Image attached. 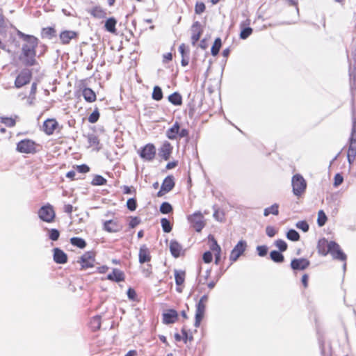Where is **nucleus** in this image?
Listing matches in <instances>:
<instances>
[{"instance_id":"1","label":"nucleus","mask_w":356,"mask_h":356,"mask_svg":"<svg viewBox=\"0 0 356 356\" xmlns=\"http://www.w3.org/2000/svg\"><path fill=\"white\" fill-rule=\"evenodd\" d=\"M18 35L24 41L22 47L21 61L26 66L36 65L35 49L38 44V39L33 35H26L21 31H18Z\"/></svg>"},{"instance_id":"2","label":"nucleus","mask_w":356,"mask_h":356,"mask_svg":"<svg viewBox=\"0 0 356 356\" xmlns=\"http://www.w3.org/2000/svg\"><path fill=\"white\" fill-rule=\"evenodd\" d=\"M207 300H208L207 295H204L196 305L195 323H194V325L195 327H198L200 325L201 321H202V319L204 318L205 309H206V303H207Z\"/></svg>"},{"instance_id":"3","label":"nucleus","mask_w":356,"mask_h":356,"mask_svg":"<svg viewBox=\"0 0 356 356\" xmlns=\"http://www.w3.org/2000/svg\"><path fill=\"white\" fill-rule=\"evenodd\" d=\"M293 193L296 196H300L306 190L307 182L302 175L296 174L291 180Z\"/></svg>"},{"instance_id":"4","label":"nucleus","mask_w":356,"mask_h":356,"mask_svg":"<svg viewBox=\"0 0 356 356\" xmlns=\"http://www.w3.org/2000/svg\"><path fill=\"white\" fill-rule=\"evenodd\" d=\"M330 253L332 256L333 259L339 260L341 261H345L343 264V268L346 269V254L342 251L339 245L334 241H330L329 245Z\"/></svg>"},{"instance_id":"5","label":"nucleus","mask_w":356,"mask_h":356,"mask_svg":"<svg viewBox=\"0 0 356 356\" xmlns=\"http://www.w3.org/2000/svg\"><path fill=\"white\" fill-rule=\"evenodd\" d=\"M38 216L42 221L52 222L56 216L53 207L50 204L42 207L38 211Z\"/></svg>"},{"instance_id":"6","label":"nucleus","mask_w":356,"mask_h":356,"mask_svg":"<svg viewBox=\"0 0 356 356\" xmlns=\"http://www.w3.org/2000/svg\"><path fill=\"white\" fill-rule=\"evenodd\" d=\"M31 76L32 73L30 70L23 69L15 79V87L17 88H20L28 84L31 79Z\"/></svg>"},{"instance_id":"7","label":"nucleus","mask_w":356,"mask_h":356,"mask_svg":"<svg viewBox=\"0 0 356 356\" xmlns=\"http://www.w3.org/2000/svg\"><path fill=\"white\" fill-rule=\"evenodd\" d=\"M203 216L200 211L195 212L188 217V221L192 224L196 232H200L204 228L205 223Z\"/></svg>"},{"instance_id":"8","label":"nucleus","mask_w":356,"mask_h":356,"mask_svg":"<svg viewBox=\"0 0 356 356\" xmlns=\"http://www.w3.org/2000/svg\"><path fill=\"white\" fill-rule=\"evenodd\" d=\"M17 150L22 153H34L35 150V143L34 141L25 139L19 142L17 145Z\"/></svg>"},{"instance_id":"9","label":"nucleus","mask_w":356,"mask_h":356,"mask_svg":"<svg viewBox=\"0 0 356 356\" xmlns=\"http://www.w3.org/2000/svg\"><path fill=\"white\" fill-rule=\"evenodd\" d=\"M247 248V243L245 241L241 240L238 242V243L234 246L233 250H232L229 259L231 261L234 262L237 261V259L240 257L241 255L243 254Z\"/></svg>"},{"instance_id":"10","label":"nucleus","mask_w":356,"mask_h":356,"mask_svg":"<svg viewBox=\"0 0 356 356\" xmlns=\"http://www.w3.org/2000/svg\"><path fill=\"white\" fill-rule=\"evenodd\" d=\"M139 155L145 161H152L156 156L155 146L151 143L147 144L139 152Z\"/></svg>"},{"instance_id":"11","label":"nucleus","mask_w":356,"mask_h":356,"mask_svg":"<svg viewBox=\"0 0 356 356\" xmlns=\"http://www.w3.org/2000/svg\"><path fill=\"white\" fill-rule=\"evenodd\" d=\"M95 254L93 252H87L84 253L78 261L81 266V269H86L93 267L95 263Z\"/></svg>"},{"instance_id":"12","label":"nucleus","mask_w":356,"mask_h":356,"mask_svg":"<svg viewBox=\"0 0 356 356\" xmlns=\"http://www.w3.org/2000/svg\"><path fill=\"white\" fill-rule=\"evenodd\" d=\"M175 186L174 178L172 176L166 177L161 186L160 191L157 193L158 197H161L164 194L170 192Z\"/></svg>"},{"instance_id":"13","label":"nucleus","mask_w":356,"mask_h":356,"mask_svg":"<svg viewBox=\"0 0 356 356\" xmlns=\"http://www.w3.org/2000/svg\"><path fill=\"white\" fill-rule=\"evenodd\" d=\"M310 264L308 259L305 258L293 259L291 262V267L294 270H303Z\"/></svg>"},{"instance_id":"14","label":"nucleus","mask_w":356,"mask_h":356,"mask_svg":"<svg viewBox=\"0 0 356 356\" xmlns=\"http://www.w3.org/2000/svg\"><path fill=\"white\" fill-rule=\"evenodd\" d=\"M191 42L193 46L200 40L202 33V29L199 22H195L191 26Z\"/></svg>"},{"instance_id":"15","label":"nucleus","mask_w":356,"mask_h":356,"mask_svg":"<svg viewBox=\"0 0 356 356\" xmlns=\"http://www.w3.org/2000/svg\"><path fill=\"white\" fill-rule=\"evenodd\" d=\"M53 252L54 261L56 264H64L67 261V256L62 250L58 248H54Z\"/></svg>"},{"instance_id":"16","label":"nucleus","mask_w":356,"mask_h":356,"mask_svg":"<svg viewBox=\"0 0 356 356\" xmlns=\"http://www.w3.org/2000/svg\"><path fill=\"white\" fill-rule=\"evenodd\" d=\"M178 318V314L175 309H168L163 314V321L165 324L174 323Z\"/></svg>"},{"instance_id":"17","label":"nucleus","mask_w":356,"mask_h":356,"mask_svg":"<svg viewBox=\"0 0 356 356\" xmlns=\"http://www.w3.org/2000/svg\"><path fill=\"white\" fill-rule=\"evenodd\" d=\"M78 33L74 31H63L60 33V40L63 44H69L70 40L77 38Z\"/></svg>"},{"instance_id":"18","label":"nucleus","mask_w":356,"mask_h":356,"mask_svg":"<svg viewBox=\"0 0 356 356\" xmlns=\"http://www.w3.org/2000/svg\"><path fill=\"white\" fill-rule=\"evenodd\" d=\"M58 126V122L54 119H48L43 123V130L47 135L54 133Z\"/></svg>"},{"instance_id":"19","label":"nucleus","mask_w":356,"mask_h":356,"mask_svg":"<svg viewBox=\"0 0 356 356\" xmlns=\"http://www.w3.org/2000/svg\"><path fill=\"white\" fill-rule=\"evenodd\" d=\"M172 147L168 142H165L161 149H159V156L164 160L167 161L169 159L170 156L172 153Z\"/></svg>"},{"instance_id":"20","label":"nucleus","mask_w":356,"mask_h":356,"mask_svg":"<svg viewBox=\"0 0 356 356\" xmlns=\"http://www.w3.org/2000/svg\"><path fill=\"white\" fill-rule=\"evenodd\" d=\"M138 257H139V262L140 264L149 262L151 260L149 250L145 245H143L140 247V250H139Z\"/></svg>"},{"instance_id":"21","label":"nucleus","mask_w":356,"mask_h":356,"mask_svg":"<svg viewBox=\"0 0 356 356\" xmlns=\"http://www.w3.org/2000/svg\"><path fill=\"white\" fill-rule=\"evenodd\" d=\"M107 280L115 282H120L124 280V274L118 268H114L111 273L107 275Z\"/></svg>"},{"instance_id":"22","label":"nucleus","mask_w":356,"mask_h":356,"mask_svg":"<svg viewBox=\"0 0 356 356\" xmlns=\"http://www.w3.org/2000/svg\"><path fill=\"white\" fill-rule=\"evenodd\" d=\"M329 245L330 242L327 239L325 238L320 239L317 245L318 253L323 256L327 255L330 253Z\"/></svg>"},{"instance_id":"23","label":"nucleus","mask_w":356,"mask_h":356,"mask_svg":"<svg viewBox=\"0 0 356 356\" xmlns=\"http://www.w3.org/2000/svg\"><path fill=\"white\" fill-rule=\"evenodd\" d=\"M104 229L108 232H119L122 227L118 224L116 221L113 220L105 221L104 223Z\"/></svg>"},{"instance_id":"24","label":"nucleus","mask_w":356,"mask_h":356,"mask_svg":"<svg viewBox=\"0 0 356 356\" xmlns=\"http://www.w3.org/2000/svg\"><path fill=\"white\" fill-rule=\"evenodd\" d=\"M250 24V20L247 19L243 22L241 23V33H240V38L243 40H245L248 38L252 33V29L248 26L245 27L246 25Z\"/></svg>"},{"instance_id":"25","label":"nucleus","mask_w":356,"mask_h":356,"mask_svg":"<svg viewBox=\"0 0 356 356\" xmlns=\"http://www.w3.org/2000/svg\"><path fill=\"white\" fill-rule=\"evenodd\" d=\"M170 250L172 256L177 258L182 251V246L177 241H172L170 243Z\"/></svg>"},{"instance_id":"26","label":"nucleus","mask_w":356,"mask_h":356,"mask_svg":"<svg viewBox=\"0 0 356 356\" xmlns=\"http://www.w3.org/2000/svg\"><path fill=\"white\" fill-rule=\"evenodd\" d=\"M179 131V124L176 122L172 127L168 129L166 131V136L170 140L177 139L178 137V133Z\"/></svg>"},{"instance_id":"27","label":"nucleus","mask_w":356,"mask_h":356,"mask_svg":"<svg viewBox=\"0 0 356 356\" xmlns=\"http://www.w3.org/2000/svg\"><path fill=\"white\" fill-rule=\"evenodd\" d=\"M83 96L85 100L88 102H93L96 99L95 93L94 92V91L92 89H90L89 88H86L83 89Z\"/></svg>"},{"instance_id":"28","label":"nucleus","mask_w":356,"mask_h":356,"mask_svg":"<svg viewBox=\"0 0 356 356\" xmlns=\"http://www.w3.org/2000/svg\"><path fill=\"white\" fill-rule=\"evenodd\" d=\"M168 101L175 106H180L182 104V97L179 93L175 92L168 96Z\"/></svg>"},{"instance_id":"29","label":"nucleus","mask_w":356,"mask_h":356,"mask_svg":"<svg viewBox=\"0 0 356 356\" xmlns=\"http://www.w3.org/2000/svg\"><path fill=\"white\" fill-rule=\"evenodd\" d=\"M117 21L114 17L108 18L105 22V28L106 31L110 33H114L116 32L115 25Z\"/></svg>"},{"instance_id":"30","label":"nucleus","mask_w":356,"mask_h":356,"mask_svg":"<svg viewBox=\"0 0 356 356\" xmlns=\"http://www.w3.org/2000/svg\"><path fill=\"white\" fill-rule=\"evenodd\" d=\"M279 205L276 203L271 205L270 207H267L264 211V216H268L270 213L277 216L279 214Z\"/></svg>"},{"instance_id":"31","label":"nucleus","mask_w":356,"mask_h":356,"mask_svg":"<svg viewBox=\"0 0 356 356\" xmlns=\"http://www.w3.org/2000/svg\"><path fill=\"white\" fill-rule=\"evenodd\" d=\"M175 283L177 286H181L185 280V272L181 270H175Z\"/></svg>"},{"instance_id":"32","label":"nucleus","mask_w":356,"mask_h":356,"mask_svg":"<svg viewBox=\"0 0 356 356\" xmlns=\"http://www.w3.org/2000/svg\"><path fill=\"white\" fill-rule=\"evenodd\" d=\"M270 259L276 263H282L284 261V257L283 254L277 250H273L270 253Z\"/></svg>"},{"instance_id":"33","label":"nucleus","mask_w":356,"mask_h":356,"mask_svg":"<svg viewBox=\"0 0 356 356\" xmlns=\"http://www.w3.org/2000/svg\"><path fill=\"white\" fill-rule=\"evenodd\" d=\"M70 243L74 246L79 248H84L86 246V242L81 238L73 237L70 238Z\"/></svg>"},{"instance_id":"34","label":"nucleus","mask_w":356,"mask_h":356,"mask_svg":"<svg viewBox=\"0 0 356 356\" xmlns=\"http://www.w3.org/2000/svg\"><path fill=\"white\" fill-rule=\"evenodd\" d=\"M221 45H222V42H221V39L220 38H217L215 41H214V43L211 47V54L213 56H216L219 53V51L220 49V47H221Z\"/></svg>"},{"instance_id":"35","label":"nucleus","mask_w":356,"mask_h":356,"mask_svg":"<svg viewBox=\"0 0 356 356\" xmlns=\"http://www.w3.org/2000/svg\"><path fill=\"white\" fill-rule=\"evenodd\" d=\"M152 99L156 101H160L163 98V92L161 87L156 86L153 88Z\"/></svg>"},{"instance_id":"36","label":"nucleus","mask_w":356,"mask_h":356,"mask_svg":"<svg viewBox=\"0 0 356 356\" xmlns=\"http://www.w3.org/2000/svg\"><path fill=\"white\" fill-rule=\"evenodd\" d=\"M286 238L292 241H298L300 239V234L296 230L291 229L287 232Z\"/></svg>"},{"instance_id":"37","label":"nucleus","mask_w":356,"mask_h":356,"mask_svg":"<svg viewBox=\"0 0 356 356\" xmlns=\"http://www.w3.org/2000/svg\"><path fill=\"white\" fill-rule=\"evenodd\" d=\"M42 37L52 38L56 35V30L52 27L44 28L42 31Z\"/></svg>"},{"instance_id":"38","label":"nucleus","mask_w":356,"mask_h":356,"mask_svg":"<svg viewBox=\"0 0 356 356\" xmlns=\"http://www.w3.org/2000/svg\"><path fill=\"white\" fill-rule=\"evenodd\" d=\"M348 145V153H350L351 156L356 154V138L350 137Z\"/></svg>"},{"instance_id":"39","label":"nucleus","mask_w":356,"mask_h":356,"mask_svg":"<svg viewBox=\"0 0 356 356\" xmlns=\"http://www.w3.org/2000/svg\"><path fill=\"white\" fill-rule=\"evenodd\" d=\"M327 218L323 210L318 212L317 223L319 227H323L326 223Z\"/></svg>"},{"instance_id":"40","label":"nucleus","mask_w":356,"mask_h":356,"mask_svg":"<svg viewBox=\"0 0 356 356\" xmlns=\"http://www.w3.org/2000/svg\"><path fill=\"white\" fill-rule=\"evenodd\" d=\"M87 139L90 146L91 147H97L99 143L98 137L93 134H88L87 136Z\"/></svg>"},{"instance_id":"41","label":"nucleus","mask_w":356,"mask_h":356,"mask_svg":"<svg viewBox=\"0 0 356 356\" xmlns=\"http://www.w3.org/2000/svg\"><path fill=\"white\" fill-rule=\"evenodd\" d=\"M90 326L92 330H97L101 326V318L99 316H94L90 321Z\"/></svg>"},{"instance_id":"42","label":"nucleus","mask_w":356,"mask_h":356,"mask_svg":"<svg viewBox=\"0 0 356 356\" xmlns=\"http://www.w3.org/2000/svg\"><path fill=\"white\" fill-rule=\"evenodd\" d=\"M163 230L165 233H169L172 230V225L170 222L167 218H162L161 220Z\"/></svg>"},{"instance_id":"43","label":"nucleus","mask_w":356,"mask_h":356,"mask_svg":"<svg viewBox=\"0 0 356 356\" xmlns=\"http://www.w3.org/2000/svg\"><path fill=\"white\" fill-rule=\"evenodd\" d=\"M106 183V179L101 175H95L92 181L94 186H102Z\"/></svg>"},{"instance_id":"44","label":"nucleus","mask_w":356,"mask_h":356,"mask_svg":"<svg viewBox=\"0 0 356 356\" xmlns=\"http://www.w3.org/2000/svg\"><path fill=\"white\" fill-rule=\"evenodd\" d=\"M172 211V207L168 202H163L160 207V211L163 214H167Z\"/></svg>"},{"instance_id":"45","label":"nucleus","mask_w":356,"mask_h":356,"mask_svg":"<svg viewBox=\"0 0 356 356\" xmlns=\"http://www.w3.org/2000/svg\"><path fill=\"white\" fill-rule=\"evenodd\" d=\"M275 245L280 250V252L286 251L288 247L287 243L282 239L275 241Z\"/></svg>"},{"instance_id":"46","label":"nucleus","mask_w":356,"mask_h":356,"mask_svg":"<svg viewBox=\"0 0 356 356\" xmlns=\"http://www.w3.org/2000/svg\"><path fill=\"white\" fill-rule=\"evenodd\" d=\"M49 238L52 241H57L60 236V232L56 229H51L49 230Z\"/></svg>"},{"instance_id":"47","label":"nucleus","mask_w":356,"mask_h":356,"mask_svg":"<svg viewBox=\"0 0 356 356\" xmlns=\"http://www.w3.org/2000/svg\"><path fill=\"white\" fill-rule=\"evenodd\" d=\"M127 207L129 210L134 211L136 209L137 202L135 198H129L127 202Z\"/></svg>"},{"instance_id":"48","label":"nucleus","mask_w":356,"mask_h":356,"mask_svg":"<svg viewBox=\"0 0 356 356\" xmlns=\"http://www.w3.org/2000/svg\"><path fill=\"white\" fill-rule=\"evenodd\" d=\"M1 122L8 127H12L15 125V120L12 118H1Z\"/></svg>"},{"instance_id":"49","label":"nucleus","mask_w":356,"mask_h":356,"mask_svg":"<svg viewBox=\"0 0 356 356\" xmlns=\"http://www.w3.org/2000/svg\"><path fill=\"white\" fill-rule=\"evenodd\" d=\"M296 227L298 229H300L302 230L304 232H307L309 230V225L305 220L298 221L296 223Z\"/></svg>"},{"instance_id":"50","label":"nucleus","mask_w":356,"mask_h":356,"mask_svg":"<svg viewBox=\"0 0 356 356\" xmlns=\"http://www.w3.org/2000/svg\"><path fill=\"white\" fill-rule=\"evenodd\" d=\"M99 118V113L97 109L95 110L88 117V121L90 123H95Z\"/></svg>"},{"instance_id":"51","label":"nucleus","mask_w":356,"mask_h":356,"mask_svg":"<svg viewBox=\"0 0 356 356\" xmlns=\"http://www.w3.org/2000/svg\"><path fill=\"white\" fill-rule=\"evenodd\" d=\"M92 15L98 18H102L105 17L106 13L101 8H95L92 10Z\"/></svg>"},{"instance_id":"52","label":"nucleus","mask_w":356,"mask_h":356,"mask_svg":"<svg viewBox=\"0 0 356 356\" xmlns=\"http://www.w3.org/2000/svg\"><path fill=\"white\" fill-rule=\"evenodd\" d=\"M205 10V5L202 2H197L195 6V12L196 14H201Z\"/></svg>"},{"instance_id":"53","label":"nucleus","mask_w":356,"mask_h":356,"mask_svg":"<svg viewBox=\"0 0 356 356\" xmlns=\"http://www.w3.org/2000/svg\"><path fill=\"white\" fill-rule=\"evenodd\" d=\"M257 250L259 256L264 257L268 252V247L266 245H259L257 247Z\"/></svg>"},{"instance_id":"54","label":"nucleus","mask_w":356,"mask_h":356,"mask_svg":"<svg viewBox=\"0 0 356 356\" xmlns=\"http://www.w3.org/2000/svg\"><path fill=\"white\" fill-rule=\"evenodd\" d=\"M343 176L341 175V174H339V173L336 174L334 176V186L335 187L339 186V185H341L343 183Z\"/></svg>"},{"instance_id":"55","label":"nucleus","mask_w":356,"mask_h":356,"mask_svg":"<svg viewBox=\"0 0 356 356\" xmlns=\"http://www.w3.org/2000/svg\"><path fill=\"white\" fill-rule=\"evenodd\" d=\"M210 248L215 252L221 251L220 245L218 244L217 241L213 238H212V244L211 245Z\"/></svg>"},{"instance_id":"56","label":"nucleus","mask_w":356,"mask_h":356,"mask_svg":"<svg viewBox=\"0 0 356 356\" xmlns=\"http://www.w3.org/2000/svg\"><path fill=\"white\" fill-rule=\"evenodd\" d=\"M202 259L205 263H210L213 259L212 253L209 251L205 252L203 254Z\"/></svg>"},{"instance_id":"57","label":"nucleus","mask_w":356,"mask_h":356,"mask_svg":"<svg viewBox=\"0 0 356 356\" xmlns=\"http://www.w3.org/2000/svg\"><path fill=\"white\" fill-rule=\"evenodd\" d=\"M266 233L269 237H273L276 234L277 231L273 227L267 226L266 228Z\"/></svg>"},{"instance_id":"58","label":"nucleus","mask_w":356,"mask_h":356,"mask_svg":"<svg viewBox=\"0 0 356 356\" xmlns=\"http://www.w3.org/2000/svg\"><path fill=\"white\" fill-rule=\"evenodd\" d=\"M140 222V220L138 217H133L131 218L130 222H129V227L131 228H134L136 227L139 223Z\"/></svg>"},{"instance_id":"59","label":"nucleus","mask_w":356,"mask_h":356,"mask_svg":"<svg viewBox=\"0 0 356 356\" xmlns=\"http://www.w3.org/2000/svg\"><path fill=\"white\" fill-rule=\"evenodd\" d=\"M77 170L81 173H86L89 172L90 168L87 165L83 164L77 166Z\"/></svg>"},{"instance_id":"60","label":"nucleus","mask_w":356,"mask_h":356,"mask_svg":"<svg viewBox=\"0 0 356 356\" xmlns=\"http://www.w3.org/2000/svg\"><path fill=\"white\" fill-rule=\"evenodd\" d=\"M127 296L128 298L131 300H134L136 299V293L134 289H131V288H129L127 291Z\"/></svg>"},{"instance_id":"61","label":"nucleus","mask_w":356,"mask_h":356,"mask_svg":"<svg viewBox=\"0 0 356 356\" xmlns=\"http://www.w3.org/2000/svg\"><path fill=\"white\" fill-rule=\"evenodd\" d=\"M213 216V218L218 221H222L223 220V213L219 212L218 210H215Z\"/></svg>"},{"instance_id":"62","label":"nucleus","mask_w":356,"mask_h":356,"mask_svg":"<svg viewBox=\"0 0 356 356\" xmlns=\"http://www.w3.org/2000/svg\"><path fill=\"white\" fill-rule=\"evenodd\" d=\"M188 134H189V132L187 129H179V133H178V136L181 138H185V137H188Z\"/></svg>"},{"instance_id":"63","label":"nucleus","mask_w":356,"mask_h":356,"mask_svg":"<svg viewBox=\"0 0 356 356\" xmlns=\"http://www.w3.org/2000/svg\"><path fill=\"white\" fill-rule=\"evenodd\" d=\"M123 192L125 194H131V193H135L136 191L133 187H130L128 186H123Z\"/></svg>"},{"instance_id":"64","label":"nucleus","mask_w":356,"mask_h":356,"mask_svg":"<svg viewBox=\"0 0 356 356\" xmlns=\"http://www.w3.org/2000/svg\"><path fill=\"white\" fill-rule=\"evenodd\" d=\"M350 137L356 138V118H354L353 120Z\"/></svg>"}]
</instances>
